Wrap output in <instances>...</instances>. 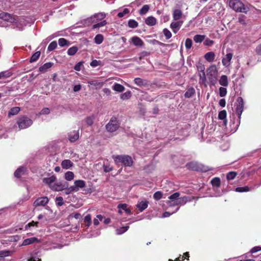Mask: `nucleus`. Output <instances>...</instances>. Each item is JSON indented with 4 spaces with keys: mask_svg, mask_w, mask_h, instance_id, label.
<instances>
[{
    "mask_svg": "<svg viewBox=\"0 0 261 261\" xmlns=\"http://www.w3.org/2000/svg\"><path fill=\"white\" fill-rule=\"evenodd\" d=\"M116 165L122 163L124 166L130 167L133 165V161L128 155H116L112 156Z\"/></svg>",
    "mask_w": 261,
    "mask_h": 261,
    "instance_id": "obj_1",
    "label": "nucleus"
},
{
    "mask_svg": "<svg viewBox=\"0 0 261 261\" xmlns=\"http://www.w3.org/2000/svg\"><path fill=\"white\" fill-rule=\"evenodd\" d=\"M229 6L233 10L238 12L247 13L248 8L240 0H229Z\"/></svg>",
    "mask_w": 261,
    "mask_h": 261,
    "instance_id": "obj_2",
    "label": "nucleus"
},
{
    "mask_svg": "<svg viewBox=\"0 0 261 261\" xmlns=\"http://www.w3.org/2000/svg\"><path fill=\"white\" fill-rule=\"evenodd\" d=\"M16 123L20 129H24L30 126L33 121L26 116H22L17 119Z\"/></svg>",
    "mask_w": 261,
    "mask_h": 261,
    "instance_id": "obj_3",
    "label": "nucleus"
},
{
    "mask_svg": "<svg viewBox=\"0 0 261 261\" xmlns=\"http://www.w3.org/2000/svg\"><path fill=\"white\" fill-rule=\"evenodd\" d=\"M120 123L117 118L112 117L109 123L106 125V130L110 133H113L118 129Z\"/></svg>",
    "mask_w": 261,
    "mask_h": 261,
    "instance_id": "obj_4",
    "label": "nucleus"
},
{
    "mask_svg": "<svg viewBox=\"0 0 261 261\" xmlns=\"http://www.w3.org/2000/svg\"><path fill=\"white\" fill-rule=\"evenodd\" d=\"M235 106L236 114L239 119H240L244 107V102L242 97H238L235 103Z\"/></svg>",
    "mask_w": 261,
    "mask_h": 261,
    "instance_id": "obj_5",
    "label": "nucleus"
},
{
    "mask_svg": "<svg viewBox=\"0 0 261 261\" xmlns=\"http://www.w3.org/2000/svg\"><path fill=\"white\" fill-rule=\"evenodd\" d=\"M186 168L192 171H202L203 172H206L208 170L204 168L202 165L199 164L196 162H191L187 163L186 165Z\"/></svg>",
    "mask_w": 261,
    "mask_h": 261,
    "instance_id": "obj_6",
    "label": "nucleus"
},
{
    "mask_svg": "<svg viewBox=\"0 0 261 261\" xmlns=\"http://www.w3.org/2000/svg\"><path fill=\"white\" fill-rule=\"evenodd\" d=\"M68 186L69 184L67 181H58L55 182L53 186H50V189L55 191H62Z\"/></svg>",
    "mask_w": 261,
    "mask_h": 261,
    "instance_id": "obj_7",
    "label": "nucleus"
},
{
    "mask_svg": "<svg viewBox=\"0 0 261 261\" xmlns=\"http://www.w3.org/2000/svg\"><path fill=\"white\" fill-rule=\"evenodd\" d=\"M106 14L103 12L95 14L94 15L87 19L89 22H95L98 20H101L106 17Z\"/></svg>",
    "mask_w": 261,
    "mask_h": 261,
    "instance_id": "obj_8",
    "label": "nucleus"
},
{
    "mask_svg": "<svg viewBox=\"0 0 261 261\" xmlns=\"http://www.w3.org/2000/svg\"><path fill=\"white\" fill-rule=\"evenodd\" d=\"M134 81L135 84L140 87H148L150 85L149 81L140 77L135 78Z\"/></svg>",
    "mask_w": 261,
    "mask_h": 261,
    "instance_id": "obj_9",
    "label": "nucleus"
},
{
    "mask_svg": "<svg viewBox=\"0 0 261 261\" xmlns=\"http://www.w3.org/2000/svg\"><path fill=\"white\" fill-rule=\"evenodd\" d=\"M49 199L46 196L39 197L37 198L34 202V206L35 207L39 206H44L48 203Z\"/></svg>",
    "mask_w": 261,
    "mask_h": 261,
    "instance_id": "obj_10",
    "label": "nucleus"
},
{
    "mask_svg": "<svg viewBox=\"0 0 261 261\" xmlns=\"http://www.w3.org/2000/svg\"><path fill=\"white\" fill-rule=\"evenodd\" d=\"M217 72V68L215 65H212L207 69V74L209 79H210L211 76L212 77H213L216 80Z\"/></svg>",
    "mask_w": 261,
    "mask_h": 261,
    "instance_id": "obj_11",
    "label": "nucleus"
},
{
    "mask_svg": "<svg viewBox=\"0 0 261 261\" xmlns=\"http://www.w3.org/2000/svg\"><path fill=\"white\" fill-rule=\"evenodd\" d=\"M182 21L177 20L176 21L172 22L170 24V27L174 33H176L178 31L181 25L182 24Z\"/></svg>",
    "mask_w": 261,
    "mask_h": 261,
    "instance_id": "obj_12",
    "label": "nucleus"
},
{
    "mask_svg": "<svg viewBox=\"0 0 261 261\" xmlns=\"http://www.w3.org/2000/svg\"><path fill=\"white\" fill-rule=\"evenodd\" d=\"M56 180V176L55 175H52L49 177H45L42 179L43 183L47 185L50 189V186H53V183L55 182Z\"/></svg>",
    "mask_w": 261,
    "mask_h": 261,
    "instance_id": "obj_13",
    "label": "nucleus"
},
{
    "mask_svg": "<svg viewBox=\"0 0 261 261\" xmlns=\"http://www.w3.org/2000/svg\"><path fill=\"white\" fill-rule=\"evenodd\" d=\"M232 54L228 53L222 59V62L225 67H228L230 65V62L232 58Z\"/></svg>",
    "mask_w": 261,
    "mask_h": 261,
    "instance_id": "obj_14",
    "label": "nucleus"
},
{
    "mask_svg": "<svg viewBox=\"0 0 261 261\" xmlns=\"http://www.w3.org/2000/svg\"><path fill=\"white\" fill-rule=\"evenodd\" d=\"M79 138V131H73L68 134V139L71 142H74Z\"/></svg>",
    "mask_w": 261,
    "mask_h": 261,
    "instance_id": "obj_15",
    "label": "nucleus"
},
{
    "mask_svg": "<svg viewBox=\"0 0 261 261\" xmlns=\"http://www.w3.org/2000/svg\"><path fill=\"white\" fill-rule=\"evenodd\" d=\"M35 242L39 243L40 242V240L38 239V238L36 237H33L31 238H28L24 239L22 242V245L27 246L32 244H33Z\"/></svg>",
    "mask_w": 261,
    "mask_h": 261,
    "instance_id": "obj_16",
    "label": "nucleus"
},
{
    "mask_svg": "<svg viewBox=\"0 0 261 261\" xmlns=\"http://www.w3.org/2000/svg\"><path fill=\"white\" fill-rule=\"evenodd\" d=\"M86 186L85 181L83 180H77L74 181V185L72 187L75 189V191L79 190V188H83Z\"/></svg>",
    "mask_w": 261,
    "mask_h": 261,
    "instance_id": "obj_17",
    "label": "nucleus"
},
{
    "mask_svg": "<svg viewBox=\"0 0 261 261\" xmlns=\"http://www.w3.org/2000/svg\"><path fill=\"white\" fill-rule=\"evenodd\" d=\"M132 43L137 46H142L144 42L139 37L135 36L132 38Z\"/></svg>",
    "mask_w": 261,
    "mask_h": 261,
    "instance_id": "obj_18",
    "label": "nucleus"
},
{
    "mask_svg": "<svg viewBox=\"0 0 261 261\" xmlns=\"http://www.w3.org/2000/svg\"><path fill=\"white\" fill-rule=\"evenodd\" d=\"M53 65V63L51 62H48L44 64L42 66L39 68V71L41 72H45L47 70L51 68Z\"/></svg>",
    "mask_w": 261,
    "mask_h": 261,
    "instance_id": "obj_19",
    "label": "nucleus"
},
{
    "mask_svg": "<svg viewBox=\"0 0 261 261\" xmlns=\"http://www.w3.org/2000/svg\"><path fill=\"white\" fill-rule=\"evenodd\" d=\"M148 204V202L147 201H141L137 204V207L140 212H143L147 207Z\"/></svg>",
    "mask_w": 261,
    "mask_h": 261,
    "instance_id": "obj_20",
    "label": "nucleus"
},
{
    "mask_svg": "<svg viewBox=\"0 0 261 261\" xmlns=\"http://www.w3.org/2000/svg\"><path fill=\"white\" fill-rule=\"evenodd\" d=\"M73 165V163L70 160H64L61 163V166L64 169H69Z\"/></svg>",
    "mask_w": 261,
    "mask_h": 261,
    "instance_id": "obj_21",
    "label": "nucleus"
},
{
    "mask_svg": "<svg viewBox=\"0 0 261 261\" xmlns=\"http://www.w3.org/2000/svg\"><path fill=\"white\" fill-rule=\"evenodd\" d=\"M145 23L149 26H153L156 23V19L153 16H149L146 18Z\"/></svg>",
    "mask_w": 261,
    "mask_h": 261,
    "instance_id": "obj_22",
    "label": "nucleus"
},
{
    "mask_svg": "<svg viewBox=\"0 0 261 261\" xmlns=\"http://www.w3.org/2000/svg\"><path fill=\"white\" fill-rule=\"evenodd\" d=\"M182 13L180 9H175L173 13V18L175 21L178 20L182 16Z\"/></svg>",
    "mask_w": 261,
    "mask_h": 261,
    "instance_id": "obj_23",
    "label": "nucleus"
},
{
    "mask_svg": "<svg viewBox=\"0 0 261 261\" xmlns=\"http://www.w3.org/2000/svg\"><path fill=\"white\" fill-rule=\"evenodd\" d=\"M215 57V54L214 52L212 51L208 52L206 53L204 55L205 59L209 62H212L214 61Z\"/></svg>",
    "mask_w": 261,
    "mask_h": 261,
    "instance_id": "obj_24",
    "label": "nucleus"
},
{
    "mask_svg": "<svg viewBox=\"0 0 261 261\" xmlns=\"http://www.w3.org/2000/svg\"><path fill=\"white\" fill-rule=\"evenodd\" d=\"M219 84L224 87L227 86L228 85L227 76L225 75H222L219 80Z\"/></svg>",
    "mask_w": 261,
    "mask_h": 261,
    "instance_id": "obj_25",
    "label": "nucleus"
},
{
    "mask_svg": "<svg viewBox=\"0 0 261 261\" xmlns=\"http://www.w3.org/2000/svg\"><path fill=\"white\" fill-rule=\"evenodd\" d=\"M195 93V90L194 88L190 87L187 89L184 96L186 98H190L194 95Z\"/></svg>",
    "mask_w": 261,
    "mask_h": 261,
    "instance_id": "obj_26",
    "label": "nucleus"
},
{
    "mask_svg": "<svg viewBox=\"0 0 261 261\" xmlns=\"http://www.w3.org/2000/svg\"><path fill=\"white\" fill-rule=\"evenodd\" d=\"M211 183L213 187L219 188L221 186V180L219 177H215L211 181Z\"/></svg>",
    "mask_w": 261,
    "mask_h": 261,
    "instance_id": "obj_27",
    "label": "nucleus"
},
{
    "mask_svg": "<svg viewBox=\"0 0 261 261\" xmlns=\"http://www.w3.org/2000/svg\"><path fill=\"white\" fill-rule=\"evenodd\" d=\"M25 168L23 167H19L14 172V176L17 178H19L24 173Z\"/></svg>",
    "mask_w": 261,
    "mask_h": 261,
    "instance_id": "obj_28",
    "label": "nucleus"
},
{
    "mask_svg": "<svg viewBox=\"0 0 261 261\" xmlns=\"http://www.w3.org/2000/svg\"><path fill=\"white\" fill-rule=\"evenodd\" d=\"M112 88L114 91L118 92H123L125 89V88L123 85L118 83H115Z\"/></svg>",
    "mask_w": 261,
    "mask_h": 261,
    "instance_id": "obj_29",
    "label": "nucleus"
},
{
    "mask_svg": "<svg viewBox=\"0 0 261 261\" xmlns=\"http://www.w3.org/2000/svg\"><path fill=\"white\" fill-rule=\"evenodd\" d=\"M0 18L5 21H10L12 19V16L8 13L2 12L0 13Z\"/></svg>",
    "mask_w": 261,
    "mask_h": 261,
    "instance_id": "obj_30",
    "label": "nucleus"
},
{
    "mask_svg": "<svg viewBox=\"0 0 261 261\" xmlns=\"http://www.w3.org/2000/svg\"><path fill=\"white\" fill-rule=\"evenodd\" d=\"M88 83L91 85L97 86L101 88L103 85V82L98 80H91L88 82Z\"/></svg>",
    "mask_w": 261,
    "mask_h": 261,
    "instance_id": "obj_31",
    "label": "nucleus"
},
{
    "mask_svg": "<svg viewBox=\"0 0 261 261\" xmlns=\"http://www.w3.org/2000/svg\"><path fill=\"white\" fill-rule=\"evenodd\" d=\"M227 113L225 110H222L219 112L218 114V118L220 120H223L225 124H226V118Z\"/></svg>",
    "mask_w": 261,
    "mask_h": 261,
    "instance_id": "obj_32",
    "label": "nucleus"
},
{
    "mask_svg": "<svg viewBox=\"0 0 261 261\" xmlns=\"http://www.w3.org/2000/svg\"><path fill=\"white\" fill-rule=\"evenodd\" d=\"M20 111V108L15 107L11 108L8 112V116H13L17 114Z\"/></svg>",
    "mask_w": 261,
    "mask_h": 261,
    "instance_id": "obj_33",
    "label": "nucleus"
},
{
    "mask_svg": "<svg viewBox=\"0 0 261 261\" xmlns=\"http://www.w3.org/2000/svg\"><path fill=\"white\" fill-rule=\"evenodd\" d=\"M205 35H196L194 36L193 40L196 43H201L205 39Z\"/></svg>",
    "mask_w": 261,
    "mask_h": 261,
    "instance_id": "obj_34",
    "label": "nucleus"
},
{
    "mask_svg": "<svg viewBox=\"0 0 261 261\" xmlns=\"http://www.w3.org/2000/svg\"><path fill=\"white\" fill-rule=\"evenodd\" d=\"M12 75V73L9 70H6L0 72V79H6L11 76Z\"/></svg>",
    "mask_w": 261,
    "mask_h": 261,
    "instance_id": "obj_35",
    "label": "nucleus"
},
{
    "mask_svg": "<svg viewBox=\"0 0 261 261\" xmlns=\"http://www.w3.org/2000/svg\"><path fill=\"white\" fill-rule=\"evenodd\" d=\"M77 47L76 46H73L68 49L67 54L69 56H73L77 53Z\"/></svg>",
    "mask_w": 261,
    "mask_h": 261,
    "instance_id": "obj_36",
    "label": "nucleus"
},
{
    "mask_svg": "<svg viewBox=\"0 0 261 261\" xmlns=\"http://www.w3.org/2000/svg\"><path fill=\"white\" fill-rule=\"evenodd\" d=\"M149 6L148 5H144L142 8L139 10V14L141 15L145 14L149 10Z\"/></svg>",
    "mask_w": 261,
    "mask_h": 261,
    "instance_id": "obj_37",
    "label": "nucleus"
},
{
    "mask_svg": "<svg viewBox=\"0 0 261 261\" xmlns=\"http://www.w3.org/2000/svg\"><path fill=\"white\" fill-rule=\"evenodd\" d=\"M58 43L59 45L62 47L70 44L69 42L64 38H60L58 40Z\"/></svg>",
    "mask_w": 261,
    "mask_h": 261,
    "instance_id": "obj_38",
    "label": "nucleus"
},
{
    "mask_svg": "<svg viewBox=\"0 0 261 261\" xmlns=\"http://www.w3.org/2000/svg\"><path fill=\"white\" fill-rule=\"evenodd\" d=\"M131 96V92L130 91H127L126 92L121 94L120 98L122 100H126L129 99Z\"/></svg>",
    "mask_w": 261,
    "mask_h": 261,
    "instance_id": "obj_39",
    "label": "nucleus"
},
{
    "mask_svg": "<svg viewBox=\"0 0 261 261\" xmlns=\"http://www.w3.org/2000/svg\"><path fill=\"white\" fill-rule=\"evenodd\" d=\"M128 26L132 29H135L138 26V23L134 19H130L128 21Z\"/></svg>",
    "mask_w": 261,
    "mask_h": 261,
    "instance_id": "obj_40",
    "label": "nucleus"
},
{
    "mask_svg": "<svg viewBox=\"0 0 261 261\" xmlns=\"http://www.w3.org/2000/svg\"><path fill=\"white\" fill-rule=\"evenodd\" d=\"M237 175V172L236 171L229 172L226 175V179L228 180L233 179Z\"/></svg>",
    "mask_w": 261,
    "mask_h": 261,
    "instance_id": "obj_41",
    "label": "nucleus"
},
{
    "mask_svg": "<svg viewBox=\"0 0 261 261\" xmlns=\"http://www.w3.org/2000/svg\"><path fill=\"white\" fill-rule=\"evenodd\" d=\"M103 40V37L101 34H97L94 38V41L97 44H101Z\"/></svg>",
    "mask_w": 261,
    "mask_h": 261,
    "instance_id": "obj_42",
    "label": "nucleus"
},
{
    "mask_svg": "<svg viewBox=\"0 0 261 261\" xmlns=\"http://www.w3.org/2000/svg\"><path fill=\"white\" fill-rule=\"evenodd\" d=\"M74 173L71 171H67L65 174V178L68 181L72 180L74 178Z\"/></svg>",
    "mask_w": 261,
    "mask_h": 261,
    "instance_id": "obj_43",
    "label": "nucleus"
},
{
    "mask_svg": "<svg viewBox=\"0 0 261 261\" xmlns=\"http://www.w3.org/2000/svg\"><path fill=\"white\" fill-rule=\"evenodd\" d=\"M180 196V193L179 192H175L173 194L171 195L169 197V201H177L178 200L179 197Z\"/></svg>",
    "mask_w": 261,
    "mask_h": 261,
    "instance_id": "obj_44",
    "label": "nucleus"
},
{
    "mask_svg": "<svg viewBox=\"0 0 261 261\" xmlns=\"http://www.w3.org/2000/svg\"><path fill=\"white\" fill-rule=\"evenodd\" d=\"M40 56V51H37L35 53H34L30 58V62L32 63V62H34L36 61L38 59Z\"/></svg>",
    "mask_w": 261,
    "mask_h": 261,
    "instance_id": "obj_45",
    "label": "nucleus"
},
{
    "mask_svg": "<svg viewBox=\"0 0 261 261\" xmlns=\"http://www.w3.org/2000/svg\"><path fill=\"white\" fill-rule=\"evenodd\" d=\"M11 251L9 250H1L0 251V259L7 256L11 255Z\"/></svg>",
    "mask_w": 261,
    "mask_h": 261,
    "instance_id": "obj_46",
    "label": "nucleus"
},
{
    "mask_svg": "<svg viewBox=\"0 0 261 261\" xmlns=\"http://www.w3.org/2000/svg\"><path fill=\"white\" fill-rule=\"evenodd\" d=\"M199 76L200 77L199 83L205 84L206 81V75L205 72L199 73Z\"/></svg>",
    "mask_w": 261,
    "mask_h": 261,
    "instance_id": "obj_47",
    "label": "nucleus"
},
{
    "mask_svg": "<svg viewBox=\"0 0 261 261\" xmlns=\"http://www.w3.org/2000/svg\"><path fill=\"white\" fill-rule=\"evenodd\" d=\"M57 46V43L56 41H52L48 46L47 50L49 51L54 50Z\"/></svg>",
    "mask_w": 261,
    "mask_h": 261,
    "instance_id": "obj_48",
    "label": "nucleus"
},
{
    "mask_svg": "<svg viewBox=\"0 0 261 261\" xmlns=\"http://www.w3.org/2000/svg\"><path fill=\"white\" fill-rule=\"evenodd\" d=\"M94 119V117L93 116L87 117L85 119V121H86V124L88 126H91L93 124Z\"/></svg>",
    "mask_w": 261,
    "mask_h": 261,
    "instance_id": "obj_49",
    "label": "nucleus"
},
{
    "mask_svg": "<svg viewBox=\"0 0 261 261\" xmlns=\"http://www.w3.org/2000/svg\"><path fill=\"white\" fill-rule=\"evenodd\" d=\"M84 222H86V226L89 227L91 224V216L90 214L87 215L84 218Z\"/></svg>",
    "mask_w": 261,
    "mask_h": 261,
    "instance_id": "obj_50",
    "label": "nucleus"
},
{
    "mask_svg": "<svg viewBox=\"0 0 261 261\" xmlns=\"http://www.w3.org/2000/svg\"><path fill=\"white\" fill-rule=\"evenodd\" d=\"M128 228L129 226H124L120 227V228H118L116 230V233L117 234H121L126 232L128 230Z\"/></svg>",
    "mask_w": 261,
    "mask_h": 261,
    "instance_id": "obj_51",
    "label": "nucleus"
},
{
    "mask_svg": "<svg viewBox=\"0 0 261 261\" xmlns=\"http://www.w3.org/2000/svg\"><path fill=\"white\" fill-rule=\"evenodd\" d=\"M129 10L127 8H124L122 12H120L118 13L117 14V16L119 17V18H122L123 17V16H124L126 14L129 13Z\"/></svg>",
    "mask_w": 261,
    "mask_h": 261,
    "instance_id": "obj_52",
    "label": "nucleus"
},
{
    "mask_svg": "<svg viewBox=\"0 0 261 261\" xmlns=\"http://www.w3.org/2000/svg\"><path fill=\"white\" fill-rule=\"evenodd\" d=\"M249 191V188L248 186L244 187H238L236 189V191L238 192H248Z\"/></svg>",
    "mask_w": 261,
    "mask_h": 261,
    "instance_id": "obj_53",
    "label": "nucleus"
},
{
    "mask_svg": "<svg viewBox=\"0 0 261 261\" xmlns=\"http://www.w3.org/2000/svg\"><path fill=\"white\" fill-rule=\"evenodd\" d=\"M163 194L160 191H157L153 194V198L156 200H159L162 198Z\"/></svg>",
    "mask_w": 261,
    "mask_h": 261,
    "instance_id": "obj_54",
    "label": "nucleus"
},
{
    "mask_svg": "<svg viewBox=\"0 0 261 261\" xmlns=\"http://www.w3.org/2000/svg\"><path fill=\"white\" fill-rule=\"evenodd\" d=\"M163 33L167 39H170L172 36V34L169 30L167 29H164L163 30Z\"/></svg>",
    "mask_w": 261,
    "mask_h": 261,
    "instance_id": "obj_55",
    "label": "nucleus"
},
{
    "mask_svg": "<svg viewBox=\"0 0 261 261\" xmlns=\"http://www.w3.org/2000/svg\"><path fill=\"white\" fill-rule=\"evenodd\" d=\"M56 204L58 206H62L64 204L63 198L62 197L59 196L56 198Z\"/></svg>",
    "mask_w": 261,
    "mask_h": 261,
    "instance_id": "obj_56",
    "label": "nucleus"
},
{
    "mask_svg": "<svg viewBox=\"0 0 261 261\" xmlns=\"http://www.w3.org/2000/svg\"><path fill=\"white\" fill-rule=\"evenodd\" d=\"M150 55V53L149 51H143L140 54L139 59L141 60L144 59L145 57L149 56Z\"/></svg>",
    "mask_w": 261,
    "mask_h": 261,
    "instance_id": "obj_57",
    "label": "nucleus"
},
{
    "mask_svg": "<svg viewBox=\"0 0 261 261\" xmlns=\"http://www.w3.org/2000/svg\"><path fill=\"white\" fill-rule=\"evenodd\" d=\"M227 94V89L224 87H220L219 88V95L221 97L225 96Z\"/></svg>",
    "mask_w": 261,
    "mask_h": 261,
    "instance_id": "obj_58",
    "label": "nucleus"
},
{
    "mask_svg": "<svg viewBox=\"0 0 261 261\" xmlns=\"http://www.w3.org/2000/svg\"><path fill=\"white\" fill-rule=\"evenodd\" d=\"M192 45V41L190 38H187L185 41V46L187 49L191 48Z\"/></svg>",
    "mask_w": 261,
    "mask_h": 261,
    "instance_id": "obj_59",
    "label": "nucleus"
},
{
    "mask_svg": "<svg viewBox=\"0 0 261 261\" xmlns=\"http://www.w3.org/2000/svg\"><path fill=\"white\" fill-rule=\"evenodd\" d=\"M103 171L105 172H109L113 170V168L112 167H110L109 165H106L103 164Z\"/></svg>",
    "mask_w": 261,
    "mask_h": 261,
    "instance_id": "obj_60",
    "label": "nucleus"
},
{
    "mask_svg": "<svg viewBox=\"0 0 261 261\" xmlns=\"http://www.w3.org/2000/svg\"><path fill=\"white\" fill-rule=\"evenodd\" d=\"M38 223L39 222L37 221H32L25 226V229H27L29 227H30L31 226H37Z\"/></svg>",
    "mask_w": 261,
    "mask_h": 261,
    "instance_id": "obj_61",
    "label": "nucleus"
},
{
    "mask_svg": "<svg viewBox=\"0 0 261 261\" xmlns=\"http://www.w3.org/2000/svg\"><path fill=\"white\" fill-rule=\"evenodd\" d=\"M245 20H246V17H245V16L243 15H241L238 18L239 22L243 25L246 24Z\"/></svg>",
    "mask_w": 261,
    "mask_h": 261,
    "instance_id": "obj_62",
    "label": "nucleus"
},
{
    "mask_svg": "<svg viewBox=\"0 0 261 261\" xmlns=\"http://www.w3.org/2000/svg\"><path fill=\"white\" fill-rule=\"evenodd\" d=\"M214 43V41L209 38H206L204 42V45L208 46H212Z\"/></svg>",
    "mask_w": 261,
    "mask_h": 261,
    "instance_id": "obj_63",
    "label": "nucleus"
},
{
    "mask_svg": "<svg viewBox=\"0 0 261 261\" xmlns=\"http://www.w3.org/2000/svg\"><path fill=\"white\" fill-rule=\"evenodd\" d=\"M64 190L65 191L66 194H69L70 193L75 191V189L73 188V187L72 186H71L70 187H69V186H68V187H67V188L66 189H64Z\"/></svg>",
    "mask_w": 261,
    "mask_h": 261,
    "instance_id": "obj_64",
    "label": "nucleus"
}]
</instances>
